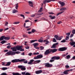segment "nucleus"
<instances>
[{
  "label": "nucleus",
  "mask_w": 75,
  "mask_h": 75,
  "mask_svg": "<svg viewBox=\"0 0 75 75\" xmlns=\"http://www.w3.org/2000/svg\"><path fill=\"white\" fill-rule=\"evenodd\" d=\"M21 74L22 75H24L25 74V72H22Z\"/></svg>",
  "instance_id": "nucleus-55"
},
{
  "label": "nucleus",
  "mask_w": 75,
  "mask_h": 75,
  "mask_svg": "<svg viewBox=\"0 0 75 75\" xmlns=\"http://www.w3.org/2000/svg\"><path fill=\"white\" fill-rule=\"evenodd\" d=\"M20 59H14L13 60H12L11 61V62H13V63H15L16 62H20Z\"/></svg>",
  "instance_id": "nucleus-9"
},
{
  "label": "nucleus",
  "mask_w": 75,
  "mask_h": 75,
  "mask_svg": "<svg viewBox=\"0 0 75 75\" xmlns=\"http://www.w3.org/2000/svg\"><path fill=\"white\" fill-rule=\"evenodd\" d=\"M43 57V56L42 54H39L38 55L35 57L33 58V59H40V58H42V57Z\"/></svg>",
  "instance_id": "nucleus-4"
},
{
  "label": "nucleus",
  "mask_w": 75,
  "mask_h": 75,
  "mask_svg": "<svg viewBox=\"0 0 75 75\" xmlns=\"http://www.w3.org/2000/svg\"><path fill=\"white\" fill-rule=\"evenodd\" d=\"M11 29H12V30H15V29H16V28H15L14 27H12Z\"/></svg>",
  "instance_id": "nucleus-62"
},
{
  "label": "nucleus",
  "mask_w": 75,
  "mask_h": 75,
  "mask_svg": "<svg viewBox=\"0 0 75 75\" xmlns=\"http://www.w3.org/2000/svg\"><path fill=\"white\" fill-rule=\"evenodd\" d=\"M8 29H9V28H6V29H5L4 30V31H6V30H8Z\"/></svg>",
  "instance_id": "nucleus-60"
},
{
  "label": "nucleus",
  "mask_w": 75,
  "mask_h": 75,
  "mask_svg": "<svg viewBox=\"0 0 75 75\" xmlns=\"http://www.w3.org/2000/svg\"><path fill=\"white\" fill-rule=\"evenodd\" d=\"M36 31V30H35L34 29H32L31 31V32L32 33H34Z\"/></svg>",
  "instance_id": "nucleus-36"
},
{
  "label": "nucleus",
  "mask_w": 75,
  "mask_h": 75,
  "mask_svg": "<svg viewBox=\"0 0 75 75\" xmlns=\"http://www.w3.org/2000/svg\"><path fill=\"white\" fill-rule=\"evenodd\" d=\"M54 38H55L57 40H61V39L62 38V36H61L59 37L58 35H55L54 36Z\"/></svg>",
  "instance_id": "nucleus-5"
},
{
  "label": "nucleus",
  "mask_w": 75,
  "mask_h": 75,
  "mask_svg": "<svg viewBox=\"0 0 75 75\" xmlns=\"http://www.w3.org/2000/svg\"><path fill=\"white\" fill-rule=\"evenodd\" d=\"M60 59V57H59L54 56V57H53L52 58V59L58 60V59Z\"/></svg>",
  "instance_id": "nucleus-12"
},
{
  "label": "nucleus",
  "mask_w": 75,
  "mask_h": 75,
  "mask_svg": "<svg viewBox=\"0 0 75 75\" xmlns=\"http://www.w3.org/2000/svg\"><path fill=\"white\" fill-rule=\"evenodd\" d=\"M23 61L24 64H27L28 63V61L26 60L25 59H20V62H23Z\"/></svg>",
  "instance_id": "nucleus-11"
},
{
  "label": "nucleus",
  "mask_w": 75,
  "mask_h": 75,
  "mask_svg": "<svg viewBox=\"0 0 75 75\" xmlns=\"http://www.w3.org/2000/svg\"><path fill=\"white\" fill-rule=\"evenodd\" d=\"M57 23L58 24H61V23H62V22L61 21H59L57 22Z\"/></svg>",
  "instance_id": "nucleus-51"
},
{
  "label": "nucleus",
  "mask_w": 75,
  "mask_h": 75,
  "mask_svg": "<svg viewBox=\"0 0 75 75\" xmlns=\"http://www.w3.org/2000/svg\"><path fill=\"white\" fill-rule=\"evenodd\" d=\"M56 51H57V49H48L46 50L44 54L48 55L51 52L54 53V52H55Z\"/></svg>",
  "instance_id": "nucleus-1"
},
{
  "label": "nucleus",
  "mask_w": 75,
  "mask_h": 75,
  "mask_svg": "<svg viewBox=\"0 0 75 75\" xmlns=\"http://www.w3.org/2000/svg\"><path fill=\"white\" fill-rule=\"evenodd\" d=\"M16 6H15V8L16 10H18V4L17 3L15 4Z\"/></svg>",
  "instance_id": "nucleus-28"
},
{
  "label": "nucleus",
  "mask_w": 75,
  "mask_h": 75,
  "mask_svg": "<svg viewBox=\"0 0 75 75\" xmlns=\"http://www.w3.org/2000/svg\"><path fill=\"white\" fill-rule=\"evenodd\" d=\"M52 60H50V62H53V61H54V59H52Z\"/></svg>",
  "instance_id": "nucleus-58"
},
{
  "label": "nucleus",
  "mask_w": 75,
  "mask_h": 75,
  "mask_svg": "<svg viewBox=\"0 0 75 75\" xmlns=\"http://www.w3.org/2000/svg\"><path fill=\"white\" fill-rule=\"evenodd\" d=\"M10 39V38L8 37H5V36L4 37V40H8Z\"/></svg>",
  "instance_id": "nucleus-31"
},
{
  "label": "nucleus",
  "mask_w": 75,
  "mask_h": 75,
  "mask_svg": "<svg viewBox=\"0 0 75 75\" xmlns=\"http://www.w3.org/2000/svg\"><path fill=\"white\" fill-rule=\"evenodd\" d=\"M20 23V22H14L13 23V24H19Z\"/></svg>",
  "instance_id": "nucleus-37"
},
{
  "label": "nucleus",
  "mask_w": 75,
  "mask_h": 75,
  "mask_svg": "<svg viewBox=\"0 0 75 75\" xmlns=\"http://www.w3.org/2000/svg\"><path fill=\"white\" fill-rule=\"evenodd\" d=\"M33 55V53H30L29 54H28V55L29 56H31V55Z\"/></svg>",
  "instance_id": "nucleus-47"
},
{
  "label": "nucleus",
  "mask_w": 75,
  "mask_h": 75,
  "mask_svg": "<svg viewBox=\"0 0 75 75\" xmlns=\"http://www.w3.org/2000/svg\"><path fill=\"white\" fill-rule=\"evenodd\" d=\"M6 42H7V41L4 40H2L1 42H0V43L2 44H4V43H6Z\"/></svg>",
  "instance_id": "nucleus-26"
},
{
  "label": "nucleus",
  "mask_w": 75,
  "mask_h": 75,
  "mask_svg": "<svg viewBox=\"0 0 75 75\" xmlns=\"http://www.w3.org/2000/svg\"><path fill=\"white\" fill-rule=\"evenodd\" d=\"M4 36H2L0 38V41H2V40H3L4 39Z\"/></svg>",
  "instance_id": "nucleus-25"
},
{
  "label": "nucleus",
  "mask_w": 75,
  "mask_h": 75,
  "mask_svg": "<svg viewBox=\"0 0 75 75\" xmlns=\"http://www.w3.org/2000/svg\"><path fill=\"white\" fill-rule=\"evenodd\" d=\"M28 3L29 4V5L31 7H33V2L31 1H29Z\"/></svg>",
  "instance_id": "nucleus-16"
},
{
  "label": "nucleus",
  "mask_w": 75,
  "mask_h": 75,
  "mask_svg": "<svg viewBox=\"0 0 75 75\" xmlns=\"http://www.w3.org/2000/svg\"><path fill=\"white\" fill-rule=\"evenodd\" d=\"M42 7L40 8V9L38 11V12H39V13H40V12H42Z\"/></svg>",
  "instance_id": "nucleus-38"
},
{
  "label": "nucleus",
  "mask_w": 75,
  "mask_h": 75,
  "mask_svg": "<svg viewBox=\"0 0 75 75\" xmlns=\"http://www.w3.org/2000/svg\"><path fill=\"white\" fill-rule=\"evenodd\" d=\"M40 53L38 52H37V53H33V55H38Z\"/></svg>",
  "instance_id": "nucleus-44"
},
{
  "label": "nucleus",
  "mask_w": 75,
  "mask_h": 75,
  "mask_svg": "<svg viewBox=\"0 0 75 75\" xmlns=\"http://www.w3.org/2000/svg\"><path fill=\"white\" fill-rule=\"evenodd\" d=\"M38 41V40H33L30 41V44H32V43H33V42H34L35 41Z\"/></svg>",
  "instance_id": "nucleus-22"
},
{
  "label": "nucleus",
  "mask_w": 75,
  "mask_h": 75,
  "mask_svg": "<svg viewBox=\"0 0 75 75\" xmlns=\"http://www.w3.org/2000/svg\"><path fill=\"white\" fill-rule=\"evenodd\" d=\"M63 74L65 75H67V74H68V72H67V71L66 70L64 72Z\"/></svg>",
  "instance_id": "nucleus-34"
},
{
  "label": "nucleus",
  "mask_w": 75,
  "mask_h": 75,
  "mask_svg": "<svg viewBox=\"0 0 75 75\" xmlns=\"http://www.w3.org/2000/svg\"><path fill=\"white\" fill-rule=\"evenodd\" d=\"M66 34L67 35H68L69 37V36L70 35V33H67Z\"/></svg>",
  "instance_id": "nucleus-53"
},
{
  "label": "nucleus",
  "mask_w": 75,
  "mask_h": 75,
  "mask_svg": "<svg viewBox=\"0 0 75 75\" xmlns=\"http://www.w3.org/2000/svg\"><path fill=\"white\" fill-rule=\"evenodd\" d=\"M34 16H35V15L34 14H33V15H32L30 16L31 17H34Z\"/></svg>",
  "instance_id": "nucleus-61"
},
{
  "label": "nucleus",
  "mask_w": 75,
  "mask_h": 75,
  "mask_svg": "<svg viewBox=\"0 0 75 75\" xmlns=\"http://www.w3.org/2000/svg\"><path fill=\"white\" fill-rule=\"evenodd\" d=\"M70 44L71 45V46H73V45H74L75 44V42H70Z\"/></svg>",
  "instance_id": "nucleus-23"
},
{
  "label": "nucleus",
  "mask_w": 75,
  "mask_h": 75,
  "mask_svg": "<svg viewBox=\"0 0 75 75\" xmlns=\"http://www.w3.org/2000/svg\"><path fill=\"white\" fill-rule=\"evenodd\" d=\"M65 67L66 68H69V66L68 65H67L65 66Z\"/></svg>",
  "instance_id": "nucleus-54"
},
{
  "label": "nucleus",
  "mask_w": 75,
  "mask_h": 75,
  "mask_svg": "<svg viewBox=\"0 0 75 75\" xmlns=\"http://www.w3.org/2000/svg\"><path fill=\"white\" fill-rule=\"evenodd\" d=\"M34 64H38L41 62V60H37L34 61Z\"/></svg>",
  "instance_id": "nucleus-18"
},
{
  "label": "nucleus",
  "mask_w": 75,
  "mask_h": 75,
  "mask_svg": "<svg viewBox=\"0 0 75 75\" xmlns=\"http://www.w3.org/2000/svg\"><path fill=\"white\" fill-rule=\"evenodd\" d=\"M69 40V36H67L65 38V40Z\"/></svg>",
  "instance_id": "nucleus-42"
},
{
  "label": "nucleus",
  "mask_w": 75,
  "mask_h": 75,
  "mask_svg": "<svg viewBox=\"0 0 75 75\" xmlns=\"http://www.w3.org/2000/svg\"><path fill=\"white\" fill-rule=\"evenodd\" d=\"M34 61V60L32 59L30 60V62L28 63V65H32V64H34V62L33 63V62Z\"/></svg>",
  "instance_id": "nucleus-10"
},
{
  "label": "nucleus",
  "mask_w": 75,
  "mask_h": 75,
  "mask_svg": "<svg viewBox=\"0 0 75 75\" xmlns=\"http://www.w3.org/2000/svg\"><path fill=\"white\" fill-rule=\"evenodd\" d=\"M53 41L54 42H57V40H55V38H54L53 40Z\"/></svg>",
  "instance_id": "nucleus-48"
},
{
  "label": "nucleus",
  "mask_w": 75,
  "mask_h": 75,
  "mask_svg": "<svg viewBox=\"0 0 75 75\" xmlns=\"http://www.w3.org/2000/svg\"><path fill=\"white\" fill-rule=\"evenodd\" d=\"M19 51H24V50L23 49L21 48V47Z\"/></svg>",
  "instance_id": "nucleus-49"
},
{
  "label": "nucleus",
  "mask_w": 75,
  "mask_h": 75,
  "mask_svg": "<svg viewBox=\"0 0 75 75\" xmlns=\"http://www.w3.org/2000/svg\"><path fill=\"white\" fill-rule=\"evenodd\" d=\"M73 36H74V34H71L70 35V38H72V37H73Z\"/></svg>",
  "instance_id": "nucleus-56"
},
{
  "label": "nucleus",
  "mask_w": 75,
  "mask_h": 75,
  "mask_svg": "<svg viewBox=\"0 0 75 75\" xmlns=\"http://www.w3.org/2000/svg\"><path fill=\"white\" fill-rule=\"evenodd\" d=\"M58 3L61 4V6H63L65 5V3L64 2H61V1H59Z\"/></svg>",
  "instance_id": "nucleus-15"
},
{
  "label": "nucleus",
  "mask_w": 75,
  "mask_h": 75,
  "mask_svg": "<svg viewBox=\"0 0 75 75\" xmlns=\"http://www.w3.org/2000/svg\"><path fill=\"white\" fill-rule=\"evenodd\" d=\"M18 68H20L21 71H25L26 69V68L25 67V66L22 65H19L18 67Z\"/></svg>",
  "instance_id": "nucleus-3"
},
{
  "label": "nucleus",
  "mask_w": 75,
  "mask_h": 75,
  "mask_svg": "<svg viewBox=\"0 0 75 75\" xmlns=\"http://www.w3.org/2000/svg\"><path fill=\"white\" fill-rule=\"evenodd\" d=\"M66 9H67L66 8H62L60 9V11H64V10H65Z\"/></svg>",
  "instance_id": "nucleus-27"
},
{
  "label": "nucleus",
  "mask_w": 75,
  "mask_h": 75,
  "mask_svg": "<svg viewBox=\"0 0 75 75\" xmlns=\"http://www.w3.org/2000/svg\"><path fill=\"white\" fill-rule=\"evenodd\" d=\"M38 42H43V40L40 39L39 40H38Z\"/></svg>",
  "instance_id": "nucleus-33"
},
{
  "label": "nucleus",
  "mask_w": 75,
  "mask_h": 75,
  "mask_svg": "<svg viewBox=\"0 0 75 75\" xmlns=\"http://www.w3.org/2000/svg\"><path fill=\"white\" fill-rule=\"evenodd\" d=\"M55 18V16H53L52 17H51L50 18V19H54V18Z\"/></svg>",
  "instance_id": "nucleus-46"
},
{
  "label": "nucleus",
  "mask_w": 75,
  "mask_h": 75,
  "mask_svg": "<svg viewBox=\"0 0 75 75\" xmlns=\"http://www.w3.org/2000/svg\"><path fill=\"white\" fill-rule=\"evenodd\" d=\"M72 33L73 34H75V30H74L72 31Z\"/></svg>",
  "instance_id": "nucleus-50"
},
{
  "label": "nucleus",
  "mask_w": 75,
  "mask_h": 75,
  "mask_svg": "<svg viewBox=\"0 0 75 75\" xmlns=\"http://www.w3.org/2000/svg\"><path fill=\"white\" fill-rule=\"evenodd\" d=\"M67 49V48L65 47H63L59 48L58 50L59 51H65Z\"/></svg>",
  "instance_id": "nucleus-7"
},
{
  "label": "nucleus",
  "mask_w": 75,
  "mask_h": 75,
  "mask_svg": "<svg viewBox=\"0 0 75 75\" xmlns=\"http://www.w3.org/2000/svg\"><path fill=\"white\" fill-rule=\"evenodd\" d=\"M8 24V23L7 22H6L5 24V26H8V25H7Z\"/></svg>",
  "instance_id": "nucleus-41"
},
{
  "label": "nucleus",
  "mask_w": 75,
  "mask_h": 75,
  "mask_svg": "<svg viewBox=\"0 0 75 75\" xmlns=\"http://www.w3.org/2000/svg\"><path fill=\"white\" fill-rule=\"evenodd\" d=\"M11 49L13 51H16L17 50L16 47H11Z\"/></svg>",
  "instance_id": "nucleus-14"
},
{
  "label": "nucleus",
  "mask_w": 75,
  "mask_h": 75,
  "mask_svg": "<svg viewBox=\"0 0 75 75\" xmlns=\"http://www.w3.org/2000/svg\"><path fill=\"white\" fill-rule=\"evenodd\" d=\"M72 59H75V56H73L72 57Z\"/></svg>",
  "instance_id": "nucleus-64"
},
{
  "label": "nucleus",
  "mask_w": 75,
  "mask_h": 75,
  "mask_svg": "<svg viewBox=\"0 0 75 75\" xmlns=\"http://www.w3.org/2000/svg\"><path fill=\"white\" fill-rule=\"evenodd\" d=\"M49 44V42L48 41H47L46 43H45V45H47V44Z\"/></svg>",
  "instance_id": "nucleus-57"
},
{
  "label": "nucleus",
  "mask_w": 75,
  "mask_h": 75,
  "mask_svg": "<svg viewBox=\"0 0 75 75\" xmlns=\"http://www.w3.org/2000/svg\"><path fill=\"white\" fill-rule=\"evenodd\" d=\"M66 41L65 40H62L61 41V42H66Z\"/></svg>",
  "instance_id": "nucleus-52"
},
{
  "label": "nucleus",
  "mask_w": 75,
  "mask_h": 75,
  "mask_svg": "<svg viewBox=\"0 0 75 75\" xmlns=\"http://www.w3.org/2000/svg\"><path fill=\"white\" fill-rule=\"evenodd\" d=\"M16 54H20V52L19 51H17L16 52H13L11 50L9 51L6 54V55H14Z\"/></svg>",
  "instance_id": "nucleus-2"
},
{
  "label": "nucleus",
  "mask_w": 75,
  "mask_h": 75,
  "mask_svg": "<svg viewBox=\"0 0 75 75\" xmlns=\"http://www.w3.org/2000/svg\"><path fill=\"white\" fill-rule=\"evenodd\" d=\"M66 58L67 59H69L70 58H71V57L70 56V55H68L66 56Z\"/></svg>",
  "instance_id": "nucleus-32"
},
{
  "label": "nucleus",
  "mask_w": 75,
  "mask_h": 75,
  "mask_svg": "<svg viewBox=\"0 0 75 75\" xmlns=\"http://www.w3.org/2000/svg\"><path fill=\"white\" fill-rule=\"evenodd\" d=\"M31 30V28H29L28 29H27L26 30L27 31H30Z\"/></svg>",
  "instance_id": "nucleus-63"
},
{
  "label": "nucleus",
  "mask_w": 75,
  "mask_h": 75,
  "mask_svg": "<svg viewBox=\"0 0 75 75\" xmlns=\"http://www.w3.org/2000/svg\"><path fill=\"white\" fill-rule=\"evenodd\" d=\"M40 50H43L44 49V47L42 46L40 47Z\"/></svg>",
  "instance_id": "nucleus-39"
},
{
  "label": "nucleus",
  "mask_w": 75,
  "mask_h": 75,
  "mask_svg": "<svg viewBox=\"0 0 75 75\" xmlns=\"http://www.w3.org/2000/svg\"><path fill=\"white\" fill-rule=\"evenodd\" d=\"M11 63V62H7L6 64L5 65V66H9L10 65V64Z\"/></svg>",
  "instance_id": "nucleus-21"
},
{
  "label": "nucleus",
  "mask_w": 75,
  "mask_h": 75,
  "mask_svg": "<svg viewBox=\"0 0 75 75\" xmlns=\"http://www.w3.org/2000/svg\"><path fill=\"white\" fill-rule=\"evenodd\" d=\"M20 16H21V17H23L24 19L25 18V17L24 16V15L21 14L20 15Z\"/></svg>",
  "instance_id": "nucleus-40"
},
{
  "label": "nucleus",
  "mask_w": 75,
  "mask_h": 75,
  "mask_svg": "<svg viewBox=\"0 0 75 75\" xmlns=\"http://www.w3.org/2000/svg\"><path fill=\"white\" fill-rule=\"evenodd\" d=\"M42 70H39L36 71L35 73L36 74H39L42 73Z\"/></svg>",
  "instance_id": "nucleus-13"
},
{
  "label": "nucleus",
  "mask_w": 75,
  "mask_h": 75,
  "mask_svg": "<svg viewBox=\"0 0 75 75\" xmlns=\"http://www.w3.org/2000/svg\"><path fill=\"white\" fill-rule=\"evenodd\" d=\"M45 67L47 68H50L52 66V64H50L49 63H47L45 64Z\"/></svg>",
  "instance_id": "nucleus-8"
},
{
  "label": "nucleus",
  "mask_w": 75,
  "mask_h": 75,
  "mask_svg": "<svg viewBox=\"0 0 75 75\" xmlns=\"http://www.w3.org/2000/svg\"><path fill=\"white\" fill-rule=\"evenodd\" d=\"M16 49L17 51H19L20 50V49L21 47L20 46H17L16 47Z\"/></svg>",
  "instance_id": "nucleus-19"
},
{
  "label": "nucleus",
  "mask_w": 75,
  "mask_h": 75,
  "mask_svg": "<svg viewBox=\"0 0 75 75\" xmlns=\"http://www.w3.org/2000/svg\"><path fill=\"white\" fill-rule=\"evenodd\" d=\"M64 11H62L61 12H60L58 13L57 14V16H58L59 14H62V13H64Z\"/></svg>",
  "instance_id": "nucleus-30"
},
{
  "label": "nucleus",
  "mask_w": 75,
  "mask_h": 75,
  "mask_svg": "<svg viewBox=\"0 0 75 75\" xmlns=\"http://www.w3.org/2000/svg\"><path fill=\"white\" fill-rule=\"evenodd\" d=\"M33 45L34 46V47H36L38 45V43H35L33 44Z\"/></svg>",
  "instance_id": "nucleus-20"
},
{
  "label": "nucleus",
  "mask_w": 75,
  "mask_h": 75,
  "mask_svg": "<svg viewBox=\"0 0 75 75\" xmlns=\"http://www.w3.org/2000/svg\"><path fill=\"white\" fill-rule=\"evenodd\" d=\"M18 12V11L14 9L12 11V13H16Z\"/></svg>",
  "instance_id": "nucleus-24"
},
{
  "label": "nucleus",
  "mask_w": 75,
  "mask_h": 75,
  "mask_svg": "<svg viewBox=\"0 0 75 75\" xmlns=\"http://www.w3.org/2000/svg\"><path fill=\"white\" fill-rule=\"evenodd\" d=\"M51 1H55V0H45L43 1V3L45 4L46 2V3H49Z\"/></svg>",
  "instance_id": "nucleus-6"
},
{
  "label": "nucleus",
  "mask_w": 75,
  "mask_h": 75,
  "mask_svg": "<svg viewBox=\"0 0 75 75\" xmlns=\"http://www.w3.org/2000/svg\"><path fill=\"white\" fill-rule=\"evenodd\" d=\"M6 73H3L2 74H1L0 75H7Z\"/></svg>",
  "instance_id": "nucleus-43"
},
{
  "label": "nucleus",
  "mask_w": 75,
  "mask_h": 75,
  "mask_svg": "<svg viewBox=\"0 0 75 75\" xmlns=\"http://www.w3.org/2000/svg\"><path fill=\"white\" fill-rule=\"evenodd\" d=\"M11 47V46L10 45H8L7 47V48H8V49L10 48Z\"/></svg>",
  "instance_id": "nucleus-45"
},
{
  "label": "nucleus",
  "mask_w": 75,
  "mask_h": 75,
  "mask_svg": "<svg viewBox=\"0 0 75 75\" xmlns=\"http://www.w3.org/2000/svg\"><path fill=\"white\" fill-rule=\"evenodd\" d=\"M2 70L3 71H4V70H6V69H7V67H3L2 68Z\"/></svg>",
  "instance_id": "nucleus-35"
},
{
  "label": "nucleus",
  "mask_w": 75,
  "mask_h": 75,
  "mask_svg": "<svg viewBox=\"0 0 75 75\" xmlns=\"http://www.w3.org/2000/svg\"><path fill=\"white\" fill-rule=\"evenodd\" d=\"M13 75H21V74H20L18 73H13Z\"/></svg>",
  "instance_id": "nucleus-29"
},
{
  "label": "nucleus",
  "mask_w": 75,
  "mask_h": 75,
  "mask_svg": "<svg viewBox=\"0 0 75 75\" xmlns=\"http://www.w3.org/2000/svg\"><path fill=\"white\" fill-rule=\"evenodd\" d=\"M49 14H54V13L53 12H49Z\"/></svg>",
  "instance_id": "nucleus-59"
},
{
  "label": "nucleus",
  "mask_w": 75,
  "mask_h": 75,
  "mask_svg": "<svg viewBox=\"0 0 75 75\" xmlns=\"http://www.w3.org/2000/svg\"><path fill=\"white\" fill-rule=\"evenodd\" d=\"M58 43H56L55 44H54L53 45L52 48H56L57 47L56 45H58Z\"/></svg>",
  "instance_id": "nucleus-17"
}]
</instances>
